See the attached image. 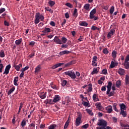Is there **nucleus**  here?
<instances>
[{"instance_id":"obj_1","label":"nucleus","mask_w":129,"mask_h":129,"mask_svg":"<svg viewBox=\"0 0 129 129\" xmlns=\"http://www.w3.org/2000/svg\"><path fill=\"white\" fill-rule=\"evenodd\" d=\"M44 16L43 15L41 14L40 13H37L35 14V20L34 21L35 24H39L40 23V21H44Z\"/></svg>"},{"instance_id":"obj_2","label":"nucleus","mask_w":129,"mask_h":129,"mask_svg":"<svg viewBox=\"0 0 129 129\" xmlns=\"http://www.w3.org/2000/svg\"><path fill=\"white\" fill-rule=\"evenodd\" d=\"M63 74H64V75H68V76L71 77L72 79H75L76 78V75L75 74V72H74V71H69L65 72Z\"/></svg>"},{"instance_id":"obj_3","label":"nucleus","mask_w":129,"mask_h":129,"mask_svg":"<svg viewBox=\"0 0 129 129\" xmlns=\"http://www.w3.org/2000/svg\"><path fill=\"white\" fill-rule=\"evenodd\" d=\"M97 125L101 127H106L107 125V122L103 119H99Z\"/></svg>"},{"instance_id":"obj_4","label":"nucleus","mask_w":129,"mask_h":129,"mask_svg":"<svg viewBox=\"0 0 129 129\" xmlns=\"http://www.w3.org/2000/svg\"><path fill=\"white\" fill-rule=\"evenodd\" d=\"M82 117V114L81 113L79 114L78 117L76 119V125L78 126L80 125L81 122V118Z\"/></svg>"},{"instance_id":"obj_5","label":"nucleus","mask_w":129,"mask_h":129,"mask_svg":"<svg viewBox=\"0 0 129 129\" xmlns=\"http://www.w3.org/2000/svg\"><path fill=\"white\" fill-rule=\"evenodd\" d=\"M111 86H112V83L111 81H109L107 86V90L106 94H109V92H110V90H111Z\"/></svg>"},{"instance_id":"obj_6","label":"nucleus","mask_w":129,"mask_h":129,"mask_svg":"<svg viewBox=\"0 0 129 129\" xmlns=\"http://www.w3.org/2000/svg\"><path fill=\"white\" fill-rule=\"evenodd\" d=\"M11 64H8V66H6L5 72L3 73V74L5 75L6 74V75H8L9 73H10V69L11 68Z\"/></svg>"},{"instance_id":"obj_7","label":"nucleus","mask_w":129,"mask_h":129,"mask_svg":"<svg viewBox=\"0 0 129 129\" xmlns=\"http://www.w3.org/2000/svg\"><path fill=\"white\" fill-rule=\"evenodd\" d=\"M53 41L56 44H59V45H61L62 40L59 39V37L55 36L53 39Z\"/></svg>"},{"instance_id":"obj_8","label":"nucleus","mask_w":129,"mask_h":129,"mask_svg":"<svg viewBox=\"0 0 129 129\" xmlns=\"http://www.w3.org/2000/svg\"><path fill=\"white\" fill-rule=\"evenodd\" d=\"M114 33H115V30L114 29H111L107 34V37L108 39H110V38H111V36L114 35Z\"/></svg>"},{"instance_id":"obj_9","label":"nucleus","mask_w":129,"mask_h":129,"mask_svg":"<svg viewBox=\"0 0 129 129\" xmlns=\"http://www.w3.org/2000/svg\"><path fill=\"white\" fill-rule=\"evenodd\" d=\"M60 99H61L60 96L55 95L53 98V102L56 103V102H58V101H59Z\"/></svg>"},{"instance_id":"obj_10","label":"nucleus","mask_w":129,"mask_h":129,"mask_svg":"<svg viewBox=\"0 0 129 129\" xmlns=\"http://www.w3.org/2000/svg\"><path fill=\"white\" fill-rule=\"evenodd\" d=\"M70 53H71V51H70L63 50V51H60L59 53V55H60V56H62V55H68V54H70Z\"/></svg>"},{"instance_id":"obj_11","label":"nucleus","mask_w":129,"mask_h":129,"mask_svg":"<svg viewBox=\"0 0 129 129\" xmlns=\"http://www.w3.org/2000/svg\"><path fill=\"white\" fill-rule=\"evenodd\" d=\"M95 106H96V108H98L99 110H102L103 109V107H102L100 102L96 103Z\"/></svg>"},{"instance_id":"obj_12","label":"nucleus","mask_w":129,"mask_h":129,"mask_svg":"<svg viewBox=\"0 0 129 129\" xmlns=\"http://www.w3.org/2000/svg\"><path fill=\"white\" fill-rule=\"evenodd\" d=\"M44 103H45V104H54V101L53 100H52L51 99H46L45 102Z\"/></svg>"},{"instance_id":"obj_13","label":"nucleus","mask_w":129,"mask_h":129,"mask_svg":"<svg viewBox=\"0 0 129 129\" xmlns=\"http://www.w3.org/2000/svg\"><path fill=\"white\" fill-rule=\"evenodd\" d=\"M23 65L22 63H20L19 65L14 64L13 67L15 68V69L16 71H20V68H22Z\"/></svg>"},{"instance_id":"obj_14","label":"nucleus","mask_w":129,"mask_h":129,"mask_svg":"<svg viewBox=\"0 0 129 129\" xmlns=\"http://www.w3.org/2000/svg\"><path fill=\"white\" fill-rule=\"evenodd\" d=\"M124 69L119 68V70L117 71V73L119 74V75L122 76L124 74Z\"/></svg>"},{"instance_id":"obj_15","label":"nucleus","mask_w":129,"mask_h":129,"mask_svg":"<svg viewBox=\"0 0 129 129\" xmlns=\"http://www.w3.org/2000/svg\"><path fill=\"white\" fill-rule=\"evenodd\" d=\"M76 63V61L75 60H72L70 62H68L64 64L65 67H69V66L72 65L73 64H75Z\"/></svg>"},{"instance_id":"obj_16","label":"nucleus","mask_w":129,"mask_h":129,"mask_svg":"<svg viewBox=\"0 0 129 129\" xmlns=\"http://www.w3.org/2000/svg\"><path fill=\"white\" fill-rule=\"evenodd\" d=\"M63 64V63H57L54 65L53 67H52V69H56V68H58V67H61V66H62V65Z\"/></svg>"},{"instance_id":"obj_17","label":"nucleus","mask_w":129,"mask_h":129,"mask_svg":"<svg viewBox=\"0 0 129 129\" xmlns=\"http://www.w3.org/2000/svg\"><path fill=\"white\" fill-rule=\"evenodd\" d=\"M106 110L108 113H111V112H112V107L110 105L108 106L106 108Z\"/></svg>"},{"instance_id":"obj_18","label":"nucleus","mask_w":129,"mask_h":129,"mask_svg":"<svg viewBox=\"0 0 129 129\" xmlns=\"http://www.w3.org/2000/svg\"><path fill=\"white\" fill-rule=\"evenodd\" d=\"M90 5L88 4H86L84 6V9L86 10V11H90Z\"/></svg>"},{"instance_id":"obj_19","label":"nucleus","mask_w":129,"mask_h":129,"mask_svg":"<svg viewBox=\"0 0 129 129\" xmlns=\"http://www.w3.org/2000/svg\"><path fill=\"white\" fill-rule=\"evenodd\" d=\"M18 81H19V77H15L14 80V84L15 86H18V85H19L18 84Z\"/></svg>"},{"instance_id":"obj_20","label":"nucleus","mask_w":129,"mask_h":129,"mask_svg":"<svg viewBox=\"0 0 129 129\" xmlns=\"http://www.w3.org/2000/svg\"><path fill=\"white\" fill-rule=\"evenodd\" d=\"M79 25L82 26L83 27H87V26H88V23L84 21H81L79 23Z\"/></svg>"},{"instance_id":"obj_21","label":"nucleus","mask_w":129,"mask_h":129,"mask_svg":"<svg viewBox=\"0 0 129 129\" xmlns=\"http://www.w3.org/2000/svg\"><path fill=\"white\" fill-rule=\"evenodd\" d=\"M118 64V63L117 62H114L113 61H112L111 62L110 67V68H114V67H115V66H117Z\"/></svg>"},{"instance_id":"obj_22","label":"nucleus","mask_w":129,"mask_h":129,"mask_svg":"<svg viewBox=\"0 0 129 129\" xmlns=\"http://www.w3.org/2000/svg\"><path fill=\"white\" fill-rule=\"evenodd\" d=\"M119 106L120 108V111H121V110H124L125 108H126V106L123 103L119 104Z\"/></svg>"},{"instance_id":"obj_23","label":"nucleus","mask_w":129,"mask_h":129,"mask_svg":"<svg viewBox=\"0 0 129 129\" xmlns=\"http://www.w3.org/2000/svg\"><path fill=\"white\" fill-rule=\"evenodd\" d=\"M39 96L41 99H45V98L47 96V92H45L43 95L41 93Z\"/></svg>"},{"instance_id":"obj_24","label":"nucleus","mask_w":129,"mask_h":129,"mask_svg":"<svg viewBox=\"0 0 129 129\" xmlns=\"http://www.w3.org/2000/svg\"><path fill=\"white\" fill-rule=\"evenodd\" d=\"M88 88L87 90L88 92H91L92 91V84H88Z\"/></svg>"},{"instance_id":"obj_25","label":"nucleus","mask_w":129,"mask_h":129,"mask_svg":"<svg viewBox=\"0 0 129 129\" xmlns=\"http://www.w3.org/2000/svg\"><path fill=\"white\" fill-rule=\"evenodd\" d=\"M15 89H16V88L15 87H13L8 92V95H10V94H12V92H14L15 91Z\"/></svg>"},{"instance_id":"obj_26","label":"nucleus","mask_w":129,"mask_h":129,"mask_svg":"<svg viewBox=\"0 0 129 129\" xmlns=\"http://www.w3.org/2000/svg\"><path fill=\"white\" fill-rule=\"evenodd\" d=\"M124 67L126 69H129V61H126L124 60Z\"/></svg>"},{"instance_id":"obj_27","label":"nucleus","mask_w":129,"mask_h":129,"mask_svg":"<svg viewBox=\"0 0 129 129\" xmlns=\"http://www.w3.org/2000/svg\"><path fill=\"white\" fill-rule=\"evenodd\" d=\"M121 86V82L119 80L117 81L116 82V87L119 88Z\"/></svg>"},{"instance_id":"obj_28","label":"nucleus","mask_w":129,"mask_h":129,"mask_svg":"<svg viewBox=\"0 0 129 129\" xmlns=\"http://www.w3.org/2000/svg\"><path fill=\"white\" fill-rule=\"evenodd\" d=\"M73 15L75 18H77V17L78 16V12L77 11V9L76 8L74 9V11Z\"/></svg>"},{"instance_id":"obj_29","label":"nucleus","mask_w":129,"mask_h":129,"mask_svg":"<svg viewBox=\"0 0 129 129\" xmlns=\"http://www.w3.org/2000/svg\"><path fill=\"white\" fill-rule=\"evenodd\" d=\"M51 32V29L49 28H45L44 30L42 31V33H50Z\"/></svg>"},{"instance_id":"obj_30","label":"nucleus","mask_w":129,"mask_h":129,"mask_svg":"<svg viewBox=\"0 0 129 129\" xmlns=\"http://www.w3.org/2000/svg\"><path fill=\"white\" fill-rule=\"evenodd\" d=\"M96 73H98V71H97V68H95L93 69L91 74L92 75H94V74H96Z\"/></svg>"},{"instance_id":"obj_31","label":"nucleus","mask_w":129,"mask_h":129,"mask_svg":"<svg viewBox=\"0 0 129 129\" xmlns=\"http://www.w3.org/2000/svg\"><path fill=\"white\" fill-rule=\"evenodd\" d=\"M96 97H97L96 94H94L93 95V100H94V101H99V99Z\"/></svg>"},{"instance_id":"obj_32","label":"nucleus","mask_w":129,"mask_h":129,"mask_svg":"<svg viewBox=\"0 0 129 129\" xmlns=\"http://www.w3.org/2000/svg\"><path fill=\"white\" fill-rule=\"evenodd\" d=\"M21 43H22V38L17 40L15 41V44L16 45H17V46H19V45H20Z\"/></svg>"},{"instance_id":"obj_33","label":"nucleus","mask_w":129,"mask_h":129,"mask_svg":"<svg viewBox=\"0 0 129 129\" xmlns=\"http://www.w3.org/2000/svg\"><path fill=\"white\" fill-rule=\"evenodd\" d=\"M120 114L122 115V116L123 117H125L126 115H127V114L126 113V112H125V111H124V110L120 111Z\"/></svg>"},{"instance_id":"obj_34","label":"nucleus","mask_w":129,"mask_h":129,"mask_svg":"<svg viewBox=\"0 0 129 129\" xmlns=\"http://www.w3.org/2000/svg\"><path fill=\"white\" fill-rule=\"evenodd\" d=\"M6 54H5V51L1 50L0 51V57L1 58H4Z\"/></svg>"},{"instance_id":"obj_35","label":"nucleus","mask_w":129,"mask_h":129,"mask_svg":"<svg viewBox=\"0 0 129 129\" xmlns=\"http://www.w3.org/2000/svg\"><path fill=\"white\" fill-rule=\"evenodd\" d=\"M125 83L126 84V85H127V84H129V76L128 75H125Z\"/></svg>"},{"instance_id":"obj_36","label":"nucleus","mask_w":129,"mask_h":129,"mask_svg":"<svg viewBox=\"0 0 129 129\" xmlns=\"http://www.w3.org/2000/svg\"><path fill=\"white\" fill-rule=\"evenodd\" d=\"M40 70H41V66L40 65H38L35 68V73H37V72H39Z\"/></svg>"},{"instance_id":"obj_37","label":"nucleus","mask_w":129,"mask_h":129,"mask_svg":"<svg viewBox=\"0 0 129 129\" xmlns=\"http://www.w3.org/2000/svg\"><path fill=\"white\" fill-rule=\"evenodd\" d=\"M23 105H24V103L22 102H21L20 104L19 109L18 112V114H19L20 113V112H21V110L22 108H23Z\"/></svg>"},{"instance_id":"obj_38","label":"nucleus","mask_w":129,"mask_h":129,"mask_svg":"<svg viewBox=\"0 0 129 129\" xmlns=\"http://www.w3.org/2000/svg\"><path fill=\"white\" fill-rule=\"evenodd\" d=\"M48 4L50 6V7H53V6H55V2L53 1H49V2H48Z\"/></svg>"},{"instance_id":"obj_39","label":"nucleus","mask_w":129,"mask_h":129,"mask_svg":"<svg viewBox=\"0 0 129 129\" xmlns=\"http://www.w3.org/2000/svg\"><path fill=\"white\" fill-rule=\"evenodd\" d=\"M45 11H47V12H49L51 14H53V10L51 9H50L49 7H46L45 8Z\"/></svg>"},{"instance_id":"obj_40","label":"nucleus","mask_w":129,"mask_h":129,"mask_svg":"<svg viewBox=\"0 0 129 129\" xmlns=\"http://www.w3.org/2000/svg\"><path fill=\"white\" fill-rule=\"evenodd\" d=\"M56 127H57V125L56 124H51L48 127V129H55V128Z\"/></svg>"},{"instance_id":"obj_41","label":"nucleus","mask_w":129,"mask_h":129,"mask_svg":"<svg viewBox=\"0 0 129 129\" xmlns=\"http://www.w3.org/2000/svg\"><path fill=\"white\" fill-rule=\"evenodd\" d=\"M101 74H104V75H106V74H107V70L106 69L102 70Z\"/></svg>"},{"instance_id":"obj_42","label":"nucleus","mask_w":129,"mask_h":129,"mask_svg":"<svg viewBox=\"0 0 129 129\" xmlns=\"http://www.w3.org/2000/svg\"><path fill=\"white\" fill-rule=\"evenodd\" d=\"M61 40L62 44H66L67 42V38L66 37H62Z\"/></svg>"},{"instance_id":"obj_43","label":"nucleus","mask_w":129,"mask_h":129,"mask_svg":"<svg viewBox=\"0 0 129 129\" xmlns=\"http://www.w3.org/2000/svg\"><path fill=\"white\" fill-rule=\"evenodd\" d=\"M114 91H112L110 92L108 94H107V95H108L109 97H110L111 96H113L114 95Z\"/></svg>"},{"instance_id":"obj_44","label":"nucleus","mask_w":129,"mask_h":129,"mask_svg":"<svg viewBox=\"0 0 129 129\" xmlns=\"http://www.w3.org/2000/svg\"><path fill=\"white\" fill-rule=\"evenodd\" d=\"M103 53L104 54H108V53H109V51H108V50H107V48H105L103 49Z\"/></svg>"},{"instance_id":"obj_45","label":"nucleus","mask_w":129,"mask_h":129,"mask_svg":"<svg viewBox=\"0 0 129 129\" xmlns=\"http://www.w3.org/2000/svg\"><path fill=\"white\" fill-rule=\"evenodd\" d=\"M29 68H30L29 67L26 66V67H25V68H22V69L21 70V72H25V71H26V70H28V69H29Z\"/></svg>"},{"instance_id":"obj_46","label":"nucleus","mask_w":129,"mask_h":129,"mask_svg":"<svg viewBox=\"0 0 129 129\" xmlns=\"http://www.w3.org/2000/svg\"><path fill=\"white\" fill-rule=\"evenodd\" d=\"M116 54L117 52L115 51V50H114L112 52V56L113 58H116Z\"/></svg>"},{"instance_id":"obj_47","label":"nucleus","mask_w":129,"mask_h":129,"mask_svg":"<svg viewBox=\"0 0 129 129\" xmlns=\"http://www.w3.org/2000/svg\"><path fill=\"white\" fill-rule=\"evenodd\" d=\"M113 12H114V7L112 6L110 9V14L112 15L113 14Z\"/></svg>"},{"instance_id":"obj_48","label":"nucleus","mask_w":129,"mask_h":129,"mask_svg":"<svg viewBox=\"0 0 129 129\" xmlns=\"http://www.w3.org/2000/svg\"><path fill=\"white\" fill-rule=\"evenodd\" d=\"M51 88H53V89H55L56 90H58V87L56 86V85H53V83H51L50 84Z\"/></svg>"},{"instance_id":"obj_49","label":"nucleus","mask_w":129,"mask_h":129,"mask_svg":"<svg viewBox=\"0 0 129 129\" xmlns=\"http://www.w3.org/2000/svg\"><path fill=\"white\" fill-rule=\"evenodd\" d=\"M89 126V123H87L85 124V125L82 126V128H85V129H87L88 128V127Z\"/></svg>"},{"instance_id":"obj_50","label":"nucleus","mask_w":129,"mask_h":129,"mask_svg":"<svg viewBox=\"0 0 129 129\" xmlns=\"http://www.w3.org/2000/svg\"><path fill=\"white\" fill-rule=\"evenodd\" d=\"M68 125H69V121L68 120L66 122V123L64 126V129H66L68 127Z\"/></svg>"},{"instance_id":"obj_51","label":"nucleus","mask_w":129,"mask_h":129,"mask_svg":"<svg viewBox=\"0 0 129 129\" xmlns=\"http://www.w3.org/2000/svg\"><path fill=\"white\" fill-rule=\"evenodd\" d=\"M113 108L115 110V111H116V112H119V110L117 109V108H116V105H113Z\"/></svg>"},{"instance_id":"obj_52","label":"nucleus","mask_w":129,"mask_h":129,"mask_svg":"<svg viewBox=\"0 0 129 129\" xmlns=\"http://www.w3.org/2000/svg\"><path fill=\"white\" fill-rule=\"evenodd\" d=\"M87 112L90 115H93V113L92 112V111L89 109H87Z\"/></svg>"},{"instance_id":"obj_53","label":"nucleus","mask_w":129,"mask_h":129,"mask_svg":"<svg viewBox=\"0 0 129 129\" xmlns=\"http://www.w3.org/2000/svg\"><path fill=\"white\" fill-rule=\"evenodd\" d=\"M67 84V81L64 80L61 82L62 86H65Z\"/></svg>"},{"instance_id":"obj_54","label":"nucleus","mask_w":129,"mask_h":129,"mask_svg":"<svg viewBox=\"0 0 129 129\" xmlns=\"http://www.w3.org/2000/svg\"><path fill=\"white\" fill-rule=\"evenodd\" d=\"M90 14H92L93 15H95L96 14V9H93L90 13Z\"/></svg>"},{"instance_id":"obj_55","label":"nucleus","mask_w":129,"mask_h":129,"mask_svg":"<svg viewBox=\"0 0 129 129\" xmlns=\"http://www.w3.org/2000/svg\"><path fill=\"white\" fill-rule=\"evenodd\" d=\"M120 125L122 127H129V125L128 124H125L122 123H120Z\"/></svg>"},{"instance_id":"obj_56","label":"nucleus","mask_w":129,"mask_h":129,"mask_svg":"<svg viewBox=\"0 0 129 129\" xmlns=\"http://www.w3.org/2000/svg\"><path fill=\"white\" fill-rule=\"evenodd\" d=\"M4 64L3 63L0 64V73L3 72V69H4Z\"/></svg>"},{"instance_id":"obj_57","label":"nucleus","mask_w":129,"mask_h":129,"mask_svg":"<svg viewBox=\"0 0 129 129\" xmlns=\"http://www.w3.org/2000/svg\"><path fill=\"white\" fill-rule=\"evenodd\" d=\"M66 6H67V7H69V8H70L71 9H72V8H73V6H72V5H71V4L69 3H66Z\"/></svg>"},{"instance_id":"obj_58","label":"nucleus","mask_w":129,"mask_h":129,"mask_svg":"<svg viewBox=\"0 0 129 129\" xmlns=\"http://www.w3.org/2000/svg\"><path fill=\"white\" fill-rule=\"evenodd\" d=\"M21 125L22 127H24V126L26 125V120H22V121L21 122Z\"/></svg>"},{"instance_id":"obj_59","label":"nucleus","mask_w":129,"mask_h":129,"mask_svg":"<svg viewBox=\"0 0 129 129\" xmlns=\"http://www.w3.org/2000/svg\"><path fill=\"white\" fill-rule=\"evenodd\" d=\"M112 119L113 120V121L114 122V123L117 122V118L115 117H112Z\"/></svg>"},{"instance_id":"obj_60","label":"nucleus","mask_w":129,"mask_h":129,"mask_svg":"<svg viewBox=\"0 0 129 129\" xmlns=\"http://www.w3.org/2000/svg\"><path fill=\"white\" fill-rule=\"evenodd\" d=\"M66 100L67 101V105H68V104L70 102V98H69V97H66Z\"/></svg>"},{"instance_id":"obj_61","label":"nucleus","mask_w":129,"mask_h":129,"mask_svg":"<svg viewBox=\"0 0 129 129\" xmlns=\"http://www.w3.org/2000/svg\"><path fill=\"white\" fill-rule=\"evenodd\" d=\"M4 25L5 26H6V27H9V26H10V23H9V22L5 20L4 21Z\"/></svg>"},{"instance_id":"obj_62","label":"nucleus","mask_w":129,"mask_h":129,"mask_svg":"<svg viewBox=\"0 0 129 129\" xmlns=\"http://www.w3.org/2000/svg\"><path fill=\"white\" fill-rule=\"evenodd\" d=\"M92 66H93V67H94V66H95V67H96V66H97V63H96V61H92Z\"/></svg>"},{"instance_id":"obj_63","label":"nucleus","mask_w":129,"mask_h":129,"mask_svg":"<svg viewBox=\"0 0 129 129\" xmlns=\"http://www.w3.org/2000/svg\"><path fill=\"white\" fill-rule=\"evenodd\" d=\"M101 91H106V86H104L101 88Z\"/></svg>"},{"instance_id":"obj_64","label":"nucleus","mask_w":129,"mask_h":129,"mask_svg":"<svg viewBox=\"0 0 129 129\" xmlns=\"http://www.w3.org/2000/svg\"><path fill=\"white\" fill-rule=\"evenodd\" d=\"M125 61L128 62V61H129V54H127L126 56V58L125 59Z\"/></svg>"}]
</instances>
